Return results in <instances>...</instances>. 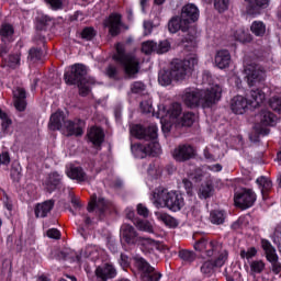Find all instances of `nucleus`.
Wrapping results in <instances>:
<instances>
[{"label":"nucleus","mask_w":281,"mask_h":281,"mask_svg":"<svg viewBox=\"0 0 281 281\" xmlns=\"http://www.w3.org/2000/svg\"><path fill=\"white\" fill-rule=\"evenodd\" d=\"M157 133L158 128L155 124L148 127L136 124L131 127V135H133V137L148 142L147 144H134L131 146V150L136 159H144L147 155H151V157L161 155V146L156 140Z\"/></svg>","instance_id":"obj_1"},{"label":"nucleus","mask_w":281,"mask_h":281,"mask_svg":"<svg viewBox=\"0 0 281 281\" xmlns=\"http://www.w3.org/2000/svg\"><path fill=\"white\" fill-rule=\"evenodd\" d=\"M194 249L202 254V258L217 256L214 261H206L201 267V272L207 278L214 273V267H223L227 262L228 252L223 248V244L216 240H209L203 237L194 244Z\"/></svg>","instance_id":"obj_2"},{"label":"nucleus","mask_w":281,"mask_h":281,"mask_svg":"<svg viewBox=\"0 0 281 281\" xmlns=\"http://www.w3.org/2000/svg\"><path fill=\"white\" fill-rule=\"evenodd\" d=\"M222 93L223 88L218 85H213L205 90L187 88L182 93V102L189 109H196V106L210 109V106H214L221 100Z\"/></svg>","instance_id":"obj_3"},{"label":"nucleus","mask_w":281,"mask_h":281,"mask_svg":"<svg viewBox=\"0 0 281 281\" xmlns=\"http://www.w3.org/2000/svg\"><path fill=\"white\" fill-rule=\"evenodd\" d=\"M153 203L156 207H167L171 212H179L186 205L183 195L177 191L159 187L153 192Z\"/></svg>","instance_id":"obj_4"},{"label":"nucleus","mask_w":281,"mask_h":281,"mask_svg":"<svg viewBox=\"0 0 281 281\" xmlns=\"http://www.w3.org/2000/svg\"><path fill=\"white\" fill-rule=\"evenodd\" d=\"M113 58L116 63L122 65L127 76H135V74H139V59H137L133 54H126L124 44H116V54Z\"/></svg>","instance_id":"obj_5"},{"label":"nucleus","mask_w":281,"mask_h":281,"mask_svg":"<svg viewBox=\"0 0 281 281\" xmlns=\"http://www.w3.org/2000/svg\"><path fill=\"white\" fill-rule=\"evenodd\" d=\"M199 64V59L196 57H189L187 59H175L171 61L170 71L173 77V80L178 82L181 80H186L188 76L194 69V66Z\"/></svg>","instance_id":"obj_6"},{"label":"nucleus","mask_w":281,"mask_h":281,"mask_svg":"<svg viewBox=\"0 0 281 281\" xmlns=\"http://www.w3.org/2000/svg\"><path fill=\"white\" fill-rule=\"evenodd\" d=\"M136 267L140 271V279L143 281H159L161 280V273L155 271V268L142 257L135 258Z\"/></svg>","instance_id":"obj_7"},{"label":"nucleus","mask_w":281,"mask_h":281,"mask_svg":"<svg viewBox=\"0 0 281 281\" xmlns=\"http://www.w3.org/2000/svg\"><path fill=\"white\" fill-rule=\"evenodd\" d=\"M235 205L241 210H249L256 203V192L251 189H243L235 193L234 196Z\"/></svg>","instance_id":"obj_8"},{"label":"nucleus","mask_w":281,"mask_h":281,"mask_svg":"<svg viewBox=\"0 0 281 281\" xmlns=\"http://www.w3.org/2000/svg\"><path fill=\"white\" fill-rule=\"evenodd\" d=\"M66 85H78L87 79V66L77 64L71 66L70 72L64 75Z\"/></svg>","instance_id":"obj_9"},{"label":"nucleus","mask_w":281,"mask_h":281,"mask_svg":"<svg viewBox=\"0 0 281 281\" xmlns=\"http://www.w3.org/2000/svg\"><path fill=\"white\" fill-rule=\"evenodd\" d=\"M246 80L249 87H255L258 82H262L267 78L265 69L259 65H249L245 68Z\"/></svg>","instance_id":"obj_10"},{"label":"nucleus","mask_w":281,"mask_h":281,"mask_svg":"<svg viewBox=\"0 0 281 281\" xmlns=\"http://www.w3.org/2000/svg\"><path fill=\"white\" fill-rule=\"evenodd\" d=\"M172 157L179 162L190 161L196 157V148L190 144L179 145L173 149Z\"/></svg>","instance_id":"obj_11"},{"label":"nucleus","mask_w":281,"mask_h":281,"mask_svg":"<svg viewBox=\"0 0 281 281\" xmlns=\"http://www.w3.org/2000/svg\"><path fill=\"white\" fill-rule=\"evenodd\" d=\"M121 238H123L127 245H138L142 236L137 234V231H135V227L131 224H123L121 226Z\"/></svg>","instance_id":"obj_12"},{"label":"nucleus","mask_w":281,"mask_h":281,"mask_svg":"<svg viewBox=\"0 0 281 281\" xmlns=\"http://www.w3.org/2000/svg\"><path fill=\"white\" fill-rule=\"evenodd\" d=\"M104 27H108L111 36H117L122 30V16L117 13H112L104 20Z\"/></svg>","instance_id":"obj_13"},{"label":"nucleus","mask_w":281,"mask_h":281,"mask_svg":"<svg viewBox=\"0 0 281 281\" xmlns=\"http://www.w3.org/2000/svg\"><path fill=\"white\" fill-rule=\"evenodd\" d=\"M138 245L143 254H155V251H161L164 249L161 241L148 237H142Z\"/></svg>","instance_id":"obj_14"},{"label":"nucleus","mask_w":281,"mask_h":281,"mask_svg":"<svg viewBox=\"0 0 281 281\" xmlns=\"http://www.w3.org/2000/svg\"><path fill=\"white\" fill-rule=\"evenodd\" d=\"M67 177L69 179H72L75 181H78V183H90L91 177L87 176L85 170L81 167H76L74 165H70L66 170Z\"/></svg>","instance_id":"obj_15"},{"label":"nucleus","mask_w":281,"mask_h":281,"mask_svg":"<svg viewBox=\"0 0 281 281\" xmlns=\"http://www.w3.org/2000/svg\"><path fill=\"white\" fill-rule=\"evenodd\" d=\"M180 16L190 25L199 21V8L195 4L189 3L181 10Z\"/></svg>","instance_id":"obj_16"},{"label":"nucleus","mask_w":281,"mask_h":281,"mask_svg":"<svg viewBox=\"0 0 281 281\" xmlns=\"http://www.w3.org/2000/svg\"><path fill=\"white\" fill-rule=\"evenodd\" d=\"M247 106H249V100L243 95H236L231 100V111H233L235 115L245 114Z\"/></svg>","instance_id":"obj_17"},{"label":"nucleus","mask_w":281,"mask_h":281,"mask_svg":"<svg viewBox=\"0 0 281 281\" xmlns=\"http://www.w3.org/2000/svg\"><path fill=\"white\" fill-rule=\"evenodd\" d=\"M85 126V121L82 120H75V121H66L64 123V128H66L68 133V137L71 135H76V137H80L85 132L82 131Z\"/></svg>","instance_id":"obj_18"},{"label":"nucleus","mask_w":281,"mask_h":281,"mask_svg":"<svg viewBox=\"0 0 281 281\" xmlns=\"http://www.w3.org/2000/svg\"><path fill=\"white\" fill-rule=\"evenodd\" d=\"M168 30L171 34H177V32H188L190 25L180 16H173L168 23Z\"/></svg>","instance_id":"obj_19"},{"label":"nucleus","mask_w":281,"mask_h":281,"mask_svg":"<svg viewBox=\"0 0 281 281\" xmlns=\"http://www.w3.org/2000/svg\"><path fill=\"white\" fill-rule=\"evenodd\" d=\"M95 273L101 281H106L115 278V276H117V270L113 265L105 263L104 267L97 268Z\"/></svg>","instance_id":"obj_20"},{"label":"nucleus","mask_w":281,"mask_h":281,"mask_svg":"<svg viewBox=\"0 0 281 281\" xmlns=\"http://www.w3.org/2000/svg\"><path fill=\"white\" fill-rule=\"evenodd\" d=\"M65 113L63 111H57L50 115L48 128L49 131H60V128L65 127Z\"/></svg>","instance_id":"obj_21"},{"label":"nucleus","mask_w":281,"mask_h":281,"mask_svg":"<svg viewBox=\"0 0 281 281\" xmlns=\"http://www.w3.org/2000/svg\"><path fill=\"white\" fill-rule=\"evenodd\" d=\"M25 98V89L16 88L15 90H13L14 106L16 111H25V108L27 106Z\"/></svg>","instance_id":"obj_22"},{"label":"nucleus","mask_w":281,"mask_h":281,"mask_svg":"<svg viewBox=\"0 0 281 281\" xmlns=\"http://www.w3.org/2000/svg\"><path fill=\"white\" fill-rule=\"evenodd\" d=\"M215 65L218 69H227L229 67V63H232V55H229L228 50L222 49L215 54Z\"/></svg>","instance_id":"obj_23"},{"label":"nucleus","mask_w":281,"mask_h":281,"mask_svg":"<svg viewBox=\"0 0 281 281\" xmlns=\"http://www.w3.org/2000/svg\"><path fill=\"white\" fill-rule=\"evenodd\" d=\"M266 99L267 95L260 89H252L248 94V102L252 105L254 109L260 106Z\"/></svg>","instance_id":"obj_24"},{"label":"nucleus","mask_w":281,"mask_h":281,"mask_svg":"<svg viewBox=\"0 0 281 281\" xmlns=\"http://www.w3.org/2000/svg\"><path fill=\"white\" fill-rule=\"evenodd\" d=\"M54 200L44 201L35 206V216L37 218H45L47 214L54 210Z\"/></svg>","instance_id":"obj_25"},{"label":"nucleus","mask_w":281,"mask_h":281,"mask_svg":"<svg viewBox=\"0 0 281 281\" xmlns=\"http://www.w3.org/2000/svg\"><path fill=\"white\" fill-rule=\"evenodd\" d=\"M88 139L93 146H102V142H104V131L100 127H91L88 132Z\"/></svg>","instance_id":"obj_26"},{"label":"nucleus","mask_w":281,"mask_h":281,"mask_svg":"<svg viewBox=\"0 0 281 281\" xmlns=\"http://www.w3.org/2000/svg\"><path fill=\"white\" fill-rule=\"evenodd\" d=\"M109 203L104 198L97 199L95 195H92L90 203L88 204V212H93V210H98L100 214H104L106 211Z\"/></svg>","instance_id":"obj_27"},{"label":"nucleus","mask_w":281,"mask_h":281,"mask_svg":"<svg viewBox=\"0 0 281 281\" xmlns=\"http://www.w3.org/2000/svg\"><path fill=\"white\" fill-rule=\"evenodd\" d=\"M60 175L58 172L49 173L44 182V188L46 192H54L60 186Z\"/></svg>","instance_id":"obj_28"},{"label":"nucleus","mask_w":281,"mask_h":281,"mask_svg":"<svg viewBox=\"0 0 281 281\" xmlns=\"http://www.w3.org/2000/svg\"><path fill=\"white\" fill-rule=\"evenodd\" d=\"M261 247L266 251V258L268 261H270V263L277 262L279 260L276 248L271 245L269 240L262 239Z\"/></svg>","instance_id":"obj_29"},{"label":"nucleus","mask_w":281,"mask_h":281,"mask_svg":"<svg viewBox=\"0 0 281 281\" xmlns=\"http://www.w3.org/2000/svg\"><path fill=\"white\" fill-rule=\"evenodd\" d=\"M260 117V124L262 126H274L276 122H278V116L273 114V112L263 110L259 114Z\"/></svg>","instance_id":"obj_30"},{"label":"nucleus","mask_w":281,"mask_h":281,"mask_svg":"<svg viewBox=\"0 0 281 281\" xmlns=\"http://www.w3.org/2000/svg\"><path fill=\"white\" fill-rule=\"evenodd\" d=\"M233 36L235 41H239V43H251V34H249L243 27L233 30Z\"/></svg>","instance_id":"obj_31"},{"label":"nucleus","mask_w":281,"mask_h":281,"mask_svg":"<svg viewBox=\"0 0 281 281\" xmlns=\"http://www.w3.org/2000/svg\"><path fill=\"white\" fill-rule=\"evenodd\" d=\"M155 214L167 227H177L179 225V222H177L175 217L168 215V213L156 212Z\"/></svg>","instance_id":"obj_32"},{"label":"nucleus","mask_w":281,"mask_h":281,"mask_svg":"<svg viewBox=\"0 0 281 281\" xmlns=\"http://www.w3.org/2000/svg\"><path fill=\"white\" fill-rule=\"evenodd\" d=\"M13 35H14V26H12L11 24H2L0 29L1 41L3 43H8L10 42Z\"/></svg>","instance_id":"obj_33"},{"label":"nucleus","mask_w":281,"mask_h":281,"mask_svg":"<svg viewBox=\"0 0 281 281\" xmlns=\"http://www.w3.org/2000/svg\"><path fill=\"white\" fill-rule=\"evenodd\" d=\"M172 80H175V77L172 76L171 70H162L158 75V82L162 87H168L169 85H172Z\"/></svg>","instance_id":"obj_34"},{"label":"nucleus","mask_w":281,"mask_h":281,"mask_svg":"<svg viewBox=\"0 0 281 281\" xmlns=\"http://www.w3.org/2000/svg\"><path fill=\"white\" fill-rule=\"evenodd\" d=\"M249 267H250V276H254V278H256V276L262 273V271H265V261L262 260H252L249 262Z\"/></svg>","instance_id":"obj_35"},{"label":"nucleus","mask_w":281,"mask_h":281,"mask_svg":"<svg viewBox=\"0 0 281 281\" xmlns=\"http://www.w3.org/2000/svg\"><path fill=\"white\" fill-rule=\"evenodd\" d=\"M212 194H214V186H212V182L202 183L199 190L200 199H210Z\"/></svg>","instance_id":"obj_36"},{"label":"nucleus","mask_w":281,"mask_h":281,"mask_svg":"<svg viewBox=\"0 0 281 281\" xmlns=\"http://www.w3.org/2000/svg\"><path fill=\"white\" fill-rule=\"evenodd\" d=\"M250 32L255 34V36H265L267 33V25L262 21H254L250 26Z\"/></svg>","instance_id":"obj_37"},{"label":"nucleus","mask_w":281,"mask_h":281,"mask_svg":"<svg viewBox=\"0 0 281 281\" xmlns=\"http://www.w3.org/2000/svg\"><path fill=\"white\" fill-rule=\"evenodd\" d=\"M80 95H89L91 87L89 85H95V80L89 78L83 81L77 82Z\"/></svg>","instance_id":"obj_38"},{"label":"nucleus","mask_w":281,"mask_h":281,"mask_svg":"<svg viewBox=\"0 0 281 281\" xmlns=\"http://www.w3.org/2000/svg\"><path fill=\"white\" fill-rule=\"evenodd\" d=\"M225 212L224 211H212L210 214V221L213 225H223L225 223Z\"/></svg>","instance_id":"obj_39"},{"label":"nucleus","mask_w":281,"mask_h":281,"mask_svg":"<svg viewBox=\"0 0 281 281\" xmlns=\"http://www.w3.org/2000/svg\"><path fill=\"white\" fill-rule=\"evenodd\" d=\"M10 126H12V120L8 117V114H5V112H2L0 110V137H1V133L8 131Z\"/></svg>","instance_id":"obj_40"},{"label":"nucleus","mask_w":281,"mask_h":281,"mask_svg":"<svg viewBox=\"0 0 281 281\" xmlns=\"http://www.w3.org/2000/svg\"><path fill=\"white\" fill-rule=\"evenodd\" d=\"M252 10H262L269 8L271 0H245Z\"/></svg>","instance_id":"obj_41"},{"label":"nucleus","mask_w":281,"mask_h":281,"mask_svg":"<svg viewBox=\"0 0 281 281\" xmlns=\"http://www.w3.org/2000/svg\"><path fill=\"white\" fill-rule=\"evenodd\" d=\"M136 227L139 229V232H146L147 234H154L155 228L153 227V224L148 221L139 220L136 222Z\"/></svg>","instance_id":"obj_42"},{"label":"nucleus","mask_w":281,"mask_h":281,"mask_svg":"<svg viewBox=\"0 0 281 281\" xmlns=\"http://www.w3.org/2000/svg\"><path fill=\"white\" fill-rule=\"evenodd\" d=\"M256 183L259 184L262 194H265V192H269V190H271V187L273 186L271 180L267 179L266 177L258 178L256 180Z\"/></svg>","instance_id":"obj_43"},{"label":"nucleus","mask_w":281,"mask_h":281,"mask_svg":"<svg viewBox=\"0 0 281 281\" xmlns=\"http://www.w3.org/2000/svg\"><path fill=\"white\" fill-rule=\"evenodd\" d=\"M179 258L182 259L183 262H194L196 255L192 250L182 249L179 251Z\"/></svg>","instance_id":"obj_44"},{"label":"nucleus","mask_w":281,"mask_h":281,"mask_svg":"<svg viewBox=\"0 0 281 281\" xmlns=\"http://www.w3.org/2000/svg\"><path fill=\"white\" fill-rule=\"evenodd\" d=\"M5 64L11 69H16V67H20L21 65V55H11L5 59Z\"/></svg>","instance_id":"obj_45"},{"label":"nucleus","mask_w":281,"mask_h":281,"mask_svg":"<svg viewBox=\"0 0 281 281\" xmlns=\"http://www.w3.org/2000/svg\"><path fill=\"white\" fill-rule=\"evenodd\" d=\"M161 168H159V166L155 164H150L147 169V173L150 177V179H159V177H161Z\"/></svg>","instance_id":"obj_46"},{"label":"nucleus","mask_w":281,"mask_h":281,"mask_svg":"<svg viewBox=\"0 0 281 281\" xmlns=\"http://www.w3.org/2000/svg\"><path fill=\"white\" fill-rule=\"evenodd\" d=\"M196 122V114L187 112L182 116V126H192Z\"/></svg>","instance_id":"obj_47"},{"label":"nucleus","mask_w":281,"mask_h":281,"mask_svg":"<svg viewBox=\"0 0 281 281\" xmlns=\"http://www.w3.org/2000/svg\"><path fill=\"white\" fill-rule=\"evenodd\" d=\"M143 54H153V52H157V43L153 41H147L143 43L142 46Z\"/></svg>","instance_id":"obj_48"},{"label":"nucleus","mask_w":281,"mask_h":281,"mask_svg":"<svg viewBox=\"0 0 281 281\" xmlns=\"http://www.w3.org/2000/svg\"><path fill=\"white\" fill-rule=\"evenodd\" d=\"M170 50V42L168 40H165L162 42H159V44H156V54H166V52Z\"/></svg>","instance_id":"obj_49"},{"label":"nucleus","mask_w":281,"mask_h":281,"mask_svg":"<svg viewBox=\"0 0 281 281\" xmlns=\"http://www.w3.org/2000/svg\"><path fill=\"white\" fill-rule=\"evenodd\" d=\"M94 37H95V30H93V27H86L82 30L81 38H83V41H93Z\"/></svg>","instance_id":"obj_50"},{"label":"nucleus","mask_w":281,"mask_h":281,"mask_svg":"<svg viewBox=\"0 0 281 281\" xmlns=\"http://www.w3.org/2000/svg\"><path fill=\"white\" fill-rule=\"evenodd\" d=\"M269 106L272 109V111H277V113H281V98L272 97L269 100Z\"/></svg>","instance_id":"obj_51"},{"label":"nucleus","mask_w":281,"mask_h":281,"mask_svg":"<svg viewBox=\"0 0 281 281\" xmlns=\"http://www.w3.org/2000/svg\"><path fill=\"white\" fill-rule=\"evenodd\" d=\"M132 93H144L146 91V85L142 81H135L131 85Z\"/></svg>","instance_id":"obj_52"},{"label":"nucleus","mask_w":281,"mask_h":281,"mask_svg":"<svg viewBox=\"0 0 281 281\" xmlns=\"http://www.w3.org/2000/svg\"><path fill=\"white\" fill-rule=\"evenodd\" d=\"M258 254V250L256 247H250L247 250L240 251V258H246V260H251V258H255V256Z\"/></svg>","instance_id":"obj_53"},{"label":"nucleus","mask_w":281,"mask_h":281,"mask_svg":"<svg viewBox=\"0 0 281 281\" xmlns=\"http://www.w3.org/2000/svg\"><path fill=\"white\" fill-rule=\"evenodd\" d=\"M214 8L220 12H225L229 8V0H214Z\"/></svg>","instance_id":"obj_54"},{"label":"nucleus","mask_w":281,"mask_h":281,"mask_svg":"<svg viewBox=\"0 0 281 281\" xmlns=\"http://www.w3.org/2000/svg\"><path fill=\"white\" fill-rule=\"evenodd\" d=\"M29 58L33 61L41 60V58H43V50L38 48H31L29 52Z\"/></svg>","instance_id":"obj_55"},{"label":"nucleus","mask_w":281,"mask_h":281,"mask_svg":"<svg viewBox=\"0 0 281 281\" xmlns=\"http://www.w3.org/2000/svg\"><path fill=\"white\" fill-rule=\"evenodd\" d=\"M140 111L143 113H153V101L148 99L140 102Z\"/></svg>","instance_id":"obj_56"},{"label":"nucleus","mask_w":281,"mask_h":281,"mask_svg":"<svg viewBox=\"0 0 281 281\" xmlns=\"http://www.w3.org/2000/svg\"><path fill=\"white\" fill-rule=\"evenodd\" d=\"M136 210L139 216H143V218H148L150 211L148 210V207H146V205L138 204Z\"/></svg>","instance_id":"obj_57"},{"label":"nucleus","mask_w":281,"mask_h":281,"mask_svg":"<svg viewBox=\"0 0 281 281\" xmlns=\"http://www.w3.org/2000/svg\"><path fill=\"white\" fill-rule=\"evenodd\" d=\"M272 240L276 245H279V248H281V226H277L274 228V233L272 235Z\"/></svg>","instance_id":"obj_58"},{"label":"nucleus","mask_w":281,"mask_h":281,"mask_svg":"<svg viewBox=\"0 0 281 281\" xmlns=\"http://www.w3.org/2000/svg\"><path fill=\"white\" fill-rule=\"evenodd\" d=\"M181 103H173L170 109V115L171 117H179L181 115Z\"/></svg>","instance_id":"obj_59"},{"label":"nucleus","mask_w":281,"mask_h":281,"mask_svg":"<svg viewBox=\"0 0 281 281\" xmlns=\"http://www.w3.org/2000/svg\"><path fill=\"white\" fill-rule=\"evenodd\" d=\"M119 263L123 269H126L131 265V258L126 254H121Z\"/></svg>","instance_id":"obj_60"},{"label":"nucleus","mask_w":281,"mask_h":281,"mask_svg":"<svg viewBox=\"0 0 281 281\" xmlns=\"http://www.w3.org/2000/svg\"><path fill=\"white\" fill-rule=\"evenodd\" d=\"M46 235L48 238H54L55 240H60V231L57 228H50L47 231Z\"/></svg>","instance_id":"obj_61"},{"label":"nucleus","mask_w":281,"mask_h":281,"mask_svg":"<svg viewBox=\"0 0 281 281\" xmlns=\"http://www.w3.org/2000/svg\"><path fill=\"white\" fill-rule=\"evenodd\" d=\"M106 76L109 78H113V79H116L117 78V67L113 66V65H110L108 68H106Z\"/></svg>","instance_id":"obj_62"},{"label":"nucleus","mask_w":281,"mask_h":281,"mask_svg":"<svg viewBox=\"0 0 281 281\" xmlns=\"http://www.w3.org/2000/svg\"><path fill=\"white\" fill-rule=\"evenodd\" d=\"M183 187L187 190V194H192V190L194 189V186L192 184V181H190L188 178H184L182 180Z\"/></svg>","instance_id":"obj_63"},{"label":"nucleus","mask_w":281,"mask_h":281,"mask_svg":"<svg viewBox=\"0 0 281 281\" xmlns=\"http://www.w3.org/2000/svg\"><path fill=\"white\" fill-rule=\"evenodd\" d=\"M143 25H144V35L145 36L153 34V22L145 21Z\"/></svg>","instance_id":"obj_64"}]
</instances>
